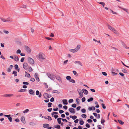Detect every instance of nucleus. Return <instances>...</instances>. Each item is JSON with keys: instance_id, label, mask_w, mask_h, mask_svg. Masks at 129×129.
<instances>
[{"instance_id": "5fc2aeb1", "label": "nucleus", "mask_w": 129, "mask_h": 129, "mask_svg": "<svg viewBox=\"0 0 129 129\" xmlns=\"http://www.w3.org/2000/svg\"><path fill=\"white\" fill-rule=\"evenodd\" d=\"M24 58H25L24 57H22L21 59V60H20L21 62H23Z\"/></svg>"}, {"instance_id": "473e14b6", "label": "nucleus", "mask_w": 129, "mask_h": 129, "mask_svg": "<svg viewBox=\"0 0 129 129\" xmlns=\"http://www.w3.org/2000/svg\"><path fill=\"white\" fill-rule=\"evenodd\" d=\"M66 79L70 81L71 79V77L70 76H67L66 77Z\"/></svg>"}, {"instance_id": "e2e57ef3", "label": "nucleus", "mask_w": 129, "mask_h": 129, "mask_svg": "<svg viewBox=\"0 0 129 129\" xmlns=\"http://www.w3.org/2000/svg\"><path fill=\"white\" fill-rule=\"evenodd\" d=\"M59 112L60 114H61L64 112V111L62 110H60L59 111Z\"/></svg>"}, {"instance_id": "412c9836", "label": "nucleus", "mask_w": 129, "mask_h": 129, "mask_svg": "<svg viewBox=\"0 0 129 129\" xmlns=\"http://www.w3.org/2000/svg\"><path fill=\"white\" fill-rule=\"evenodd\" d=\"M83 93L85 94H87L88 93V91L87 90L85 89H82Z\"/></svg>"}, {"instance_id": "e433bc0d", "label": "nucleus", "mask_w": 129, "mask_h": 129, "mask_svg": "<svg viewBox=\"0 0 129 129\" xmlns=\"http://www.w3.org/2000/svg\"><path fill=\"white\" fill-rule=\"evenodd\" d=\"M99 4L102 5L103 6V7H104L105 5V4L103 2H99L98 3Z\"/></svg>"}, {"instance_id": "f3484780", "label": "nucleus", "mask_w": 129, "mask_h": 129, "mask_svg": "<svg viewBox=\"0 0 129 129\" xmlns=\"http://www.w3.org/2000/svg\"><path fill=\"white\" fill-rule=\"evenodd\" d=\"M29 94H31L34 95L35 94L34 92L31 89H30L29 91Z\"/></svg>"}, {"instance_id": "774afa93", "label": "nucleus", "mask_w": 129, "mask_h": 129, "mask_svg": "<svg viewBox=\"0 0 129 129\" xmlns=\"http://www.w3.org/2000/svg\"><path fill=\"white\" fill-rule=\"evenodd\" d=\"M99 129H101V126L100 125H98L97 126Z\"/></svg>"}, {"instance_id": "37998d69", "label": "nucleus", "mask_w": 129, "mask_h": 129, "mask_svg": "<svg viewBox=\"0 0 129 129\" xmlns=\"http://www.w3.org/2000/svg\"><path fill=\"white\" fill-rule=\"evenodd\" d=\"M16 53L17 54H19L21 53V50L20 49H18L16 51Z\"/></svg>"}, {"instance_id": "f8f14e48", "label": "nucleus", "mask_w": 129, "mask_h": 129, "mask_svg": "<svg viewBox=\"0 0 129 129\" xmlns=\"http://www.w3.org/2000/svg\"><path fill=\"white\" fill-rule=\"evenodd\" d=\"M21 120L23 123L24 124L26 122L25 120V118L24 116H22L21 117Z\"/></svg>"}, {"instance_id": "0e129e2a", "label": "nucleus", "mask_w": 129, "mask_h": 129, "mask_svg": "<svg viewBox=\"0 0 129 129\" xmlns=\"http://www.w3.org/2000/svg\"><path fill=\"white\" fill-rule=\"evenodd\" d=\"M86 127L89 128L90 127V126L89 124L88 123H86Z\"/></svg>"}, {"instance_id": "20e7f679", "label": "nucleus", "mask_w": 129, "mask_h": 129, "mask_svg": "<svg viewBox=\"0 0 129 129\" xmlns=\"http://www.w3.org/2000/svg\"><path fill=\"white\" fill-rule=\"evenodd\" d=\"M28 62L31 64H34L35 61L34 60L31 58L28 57L27 58Z\"/></svg>"}, {"instance_id": "aec40b11", "label": "nucleus", "mask_w": 129, "mask_h": 129, "mask_svg": "<svg viewBox=\"0 0 129 129\" xmlns=\"http://www.w3.org/2000/svg\"><path fill=\"white\" fill-rule=\"evenodd\" d=\"M74 63L76 64H78L81 66H82V64L81 62L79 61H75Z\"/></svg>"}, {"instance_id": "49530a36", "label": "nucleus", "mask_w": 129, "mask_h": 129, "mask_svg": "<svg viewBox=\"0 0 129 129\" xmlns=\"http://www.w3.org/2000/svg\"><path fill=\"white\" fill-rule=\"evenodd\" d=\"M87 121L88 122V123H90L92 122V120L90 119H88L87 120Z\"/></svg>"}, {"instance_id": "9d476101", "label": "nucleus", "mask_w": 129, "mask_h": 129, "mask_svg": "<svg viewBox=\"0 0 129 129\" xmlns=\"http://www.w3.org/2000/svg\"><path fill=\"white\" fill-rule=\"evenodd\" d=\"M14 60L16 61H18L19 60V58L16 55H14Z\"/></svg>"}, {"instance_id": "bb28decb", "label": "nucleus", "mask_w": 129, "mask_h": 129, "mask_svg": "<svg viewBox=\"0 0 129 129\" xmlns=\"http://www.w3.org/2000/svg\"><path fill=\"white\" fill-rule=\"evenodd\" d=\"M12 74H14V76H17V72L15 71H13Z\"/></svg>"}, {"instance_id": "a19ab883", "label": "nucleus", "mask_w": 129, "mask_h": 129, "mask_svg": "<svg viewBox=\"0 0 129 129\" xmlns=\"http://www.w3.org/2000/svg\"><path fill=\"white\" fill-rule=\"evenodd\" d=\"M81 111L82 113H84L86 112V110L85 109H81Z\"/></svg>"}, {"instance_id": "7c9ffc66", "label": "nucleus", "mask_w": 129, "mask_h": 129, "mask_svg": "<svg viewBox=\"0 0 129 129\" xmlns=\"http://www.w3.org/2000/svg\"><path fill=\"white\" fill-rule=\"evenodd\" d=\"M48 77L51 79H52V77L51 74L49 73L47 74Z\"/></svg>"}, {"instance_id": "423d86ee", "label": "nucleus", "mask_w": 129, "mask_h": 129, "mask_svg": "<svg viewBox=\"0 0 129 129\" xmlns=\"http://www.w3.org/2000/svg\"><path fill=\"white\" fill-rule=\"evenodd\" d=\"M14 95L13 94H6L3 95L4 97H11L13 96Z\"/></svg>"}, {"instance_id": "f704fd0d", "label": "nucleus", "mask_w": 129, "mask_h": 129, "mask_svg": "<svg viewBox=\"0 0 129 129\" xmlns=\"http://www.w3.org/2000/svg\"><path fill=\"white\" fill-rule=\"evenodd\" d=\"M52 104V103H48V107H51V105Z\"/></svg>"}, {"instance_id": "a211bd4d", "label": "nucleus", "mask_w": 129, "mask_h": 129, "mask_svg": "<svg viewBox=\"0 0 129 129\" xmlns=\"http://www.w3.org/2000/svg\"><path fill=\"white\" fill-rule=\"evenodd\" d=\"M62 102L64 105H67L68 103L67 100L66 99H64L62 100Z\"/></svg>"}, {"instance_id": "4d7b16f0", "label": "nucleus", "mask_w": 129, "mask_h": 129, "mask_svg": "<svg viewBox=\"0 0 129 129\" xmlns=\"http://www.w3.org/2000/svg\"><path fill=\"white\" fill-rule=\"evenodd\" d=\"M15 69H17L18 68V66L17 64H16L15 66Z\"/></svg>"}, {"instance_id": "4c0bfd02", "label": "nucleus", "mask_w": 129, "mask_h": 129, "mask_svg": "<svg viewBox=\"0 0 129 129\" xmlns=\"http://www.w3.org/2000/svg\"><path fill=\"white\" fill-rule=\"evenodd\" d=\"M110 11L113 14H117V13L116 12L113 11L111 9H110Z\"/></svg>"}, {"instance_id": "c9c22d12", "label": "nucleus", "mask_w": 129, "mask_h": 129, "mask_svg": "<svg viewBox=\"0 0 129 129\" xmlns=\"http://www.w3.org/2000/svg\"><path fill=\"white\" fill-rule=\"evenodd\" d=\"M121 8L123 10L125 11L126 12H127V13H128V10L126 9H125L123 8Z\"/></svg>"}, {"instance_id": "58836bf2", "label": "nucleus", "mask_w": 129, "mask_h": 129, "mask_svg": "<svg viewBox=\"0 0 129 129\" xmlns=\"http://www.w3.org/2000/svg\"><path fill=\"white\" fill-rule=\"evenodd\" d=\"M102 107L103 109H105L106 108V107L104 104L102 103L101 104Z\"/></svg>"}, {"instance_id": "6e6d98bb", "label": "nucleus", "mask_w": 129, "mask_h": 129, "mask_svg": "<svg viewBox=\"0 0 129 129\" xmlns=\"http://www.w3.org/2000/svg\"><path fill=\"white\" fill-rule=\"evenodd\" d=\"M35 80V79L33 78H31L30 79V81L33 82H34Z\"/></svg>"}, {"instance_id": "a878e982", "label": "nucleus", "mask_w": 129, "mask_h": 129, "mask_svg": "<svg viewBox=\"0 0 129 129\" xmlns=\"http://www.w3.org/2000/svg\"><path fill=\"white\" fill-rule=\"evenodd\" d=\"M54 126L55 128H57L58 129H60V126L59 125H55Z\"/></svg>"}, {"instance_id": "603ef678", "label": "nucleus", "mask_w": 129, "mask_h": 129, "mask_svg": "<svg viewBox=\"0 0 129 129\" xmlns=\"http://www.w3.org/2000/svg\"><path fill=\"white\" fill-rule=\"evenodd\" d=\"M85 101V97H83L82 99V102H84Z\"/></svg>"}, {"instance_id": "f257e3e1", "label": "nucleus", "mask_w": 129, "mask_h": 129, "mask_svg": "<svg viewBox=\"0 0 129 129\" xmlns=\"http://www.w3.org/2000/svg\"><path fill=\"white\" fill-rule=\"evenodd\" d=\"M37 57L38 59L40 61H42L46 58L45 55L42 53H39Z\"/></svg>"}, {"instance_id": "c03bdc74", "label": "nucleus", "mask_w": 129, "mask_h": 129, "mask_svg": "<svg viewBox=\"0 0 129 129\" xmlns=\"http://www.w3.org/2000/svg\"><path fill=\"white\" fill-rule=\"evenodd\" d=\"M69 81L70 82H71L73 83H75V80L73 79H71Z\"/></svg>"}, {"instance_id": "ddd939ff", "label": "nucleus", "mask_w": 129, "mask_h": 129, "mask_svg": "<svg viewBox=\"0 0 129 129\" xmlns=\"http://www.w3.org/2000/svg\"><path fill=\"white\" fill-rule=\"evenodd\" d=\"M35 78L38 82H39L40 81V79L39 78L38 75L37 73H36L35 74Z\"/></svg>"}, {"instance_id": "4468645a", "label": "nucleus", "mask_w": 129, "mask_h": 129, "mask_svg": "<svg viewBox=\"0 0 129 129\" xmlns=\"http://www.w3.org/2000/svg\"><path fill=\"white\" fill-rule=\"evenodd\" d=\"M1 19L3 22L10 21V19H5L4 18H1Z\"/></svg>"}, {"instance_id": "2eb2a0df", "label": "nucleus", "mask_w": 129, "mask_h": 129, "mask_svg": "<svg viewBox=\"0 0 129 129\" xmlns=\"http://www.w3.org/2000/svg\"><path fill=\"white\" fill-rule=\"evenodd\" d=\"M95 108L94 106H92L91 107H89L88 108V109L89 111H91V110H95Z\"/></svg>"}, {"instance_id": "c756f323", "label": "nucleus", "mask_w": 129, "mask_h": 129, "mask_svg": "<svg viewBox=\"0 0 129 129\" xmlns=\"http://www.w3.org/2000/svg\"><path fill=\"white\" fill-rule=\"evenodd\" d=\"M93 100V98H90L89 99H88L87 101L88 102H89L90 101H92Z\"/></svg>"}, {"instance_id": "69168bd1", "label": "nucleus", "mask_w": 129, "mask_h": 129, "mask_svg": "<svg viewBox=\"0 0 129 129\" xmlns=\"http://www.w3.org/2000/svg\"><path fill=\"white\" fill-rule=\"evenodd\" d=\"M63 108L67 110L68 108V107L67 106H66V105L64 106H63Z\"/></svg>"}, {"instance_id": "3c124183", "label": "nucleus", "mask_w": 129, "mask_h": 129, "mask_svg": "<svg viewBox=\"0 0 129 129\" xmlns=\"http://www.w3.org/2000/svg\"><path fill=\"white\" fill-rule=\"evenodd\" d=\"M77 118V116H73L72 118V119L73 120H75Z\"/></svg>"}, {"instance_id": "864d4df0", "label": "nucleus", "mask_w": 129, "mask_h": 129, "mask_svg": "<svg viewBox=\"0 0 129 129\" xmlns=\"http://www.w3.org/2000/svg\"><path fill=\"white\" fill-rule=\"evenodd\" d=\"M29 83L27 82H23V84H26L28 85L29 84Z\"/></svg>"}, {"instance_id": "393cba45", "label": "nucleus", "mask_w": 129, "mask_h": 129, "mask_svg": "<svg viewBox=\"0 0 129 129\" xmlns=\"http://www.w3.org/2000/svg\"><path fill=\"white\" fill-rule=\"evenodd\" d=\"M52 93H57L59 94L60 92L57 90H54L53 91Z\"/></svg>"}, {"instance_id": "79ce46f5", "label": "nucleus", "mask_w": 129, "mask_h": 129, "mask_svg": "<svg viewBox=\"0 0 129 129\" xmlns=\"http://www.w3.org/2000/svg\"><path fill=\"white\" fill-rule=\"evenodd\" d=\"M74 101L72 99H70L69 100V103H71L72 102H73Z\"/></svg>"}, {"instance_id": "0eeeda50", "label": "nucleus", "mask_w": 129, "mask_h": 129, "mask_svg": "<svg viewBox=\"0 0 129 129\" xmlns=\"http://www.w3.org/2000/svg\"><path fill=\"white\" fill-rule=\"evenodd\" d=\"M4 116L8 118V119L10 122L12 121V118L10 117L11 116L10 115H4Z\"/></svg>"}, {"instance_id": "2f4dec72", "label": "nucleus", "mask_w": 129, "mask_h": 129, "mask_svg": "<svg viewBox=\"0 0 129 129\" xmlns=\"http://www.w3.org/2000/svg\"><path fill=\"white\" fill-rule=\"evenodd\" d=\"M29 110L28 109H27L25 110L24 111H23V112L24 113H27L28 112H29Z\"/></svg>"}, {"instance_id": "680f3d73", "label": "nucleus", "mask_w": 129, "mask_h": 129, "mask_svg": "<svg viewBox=\"0 0 129 129\" xmlns=\"http://www.w3.org/2000/svg\"><path fill=\"white\" fill-rule=\"evenodd\" d=\"M61 120L63 121H65L66 122H68L67 120L66 119H64L63 118H62Z\"/></svg>"}, {"instance_id": "1a4fd4ad", "label": "nucleus", "mask_w": 129, "mask_h": 129, "mask_svg": "<svg viewBox=\"0 0 129 129\" xmlns=\"http://www.w3.org/2000/svg\"><path fill=\"white\" fill-rule=\"evenodd\" d=\"M28 67V64L27 63L25 62L23 64V68L25 69L26 70L27 69Z\"/></svg>"}, {"instance_id": "dca6fc26", "label": "nucleus", "mask_w": 129, "mask_h": 129, "mask_svg": "<svg viewBox=\"0 0 129 129\" xmlns=\"http://www.w3.org/2000/svg\"><path fill=\"white\" fill-rule=\"evenodd\" d=\"M43 96L45 99H47L49 97L48 94L47 93H45L44 94Z\"/></svg>"}, {"instance_id": "bf43d9fd", "label": "nucleus", "mask_w": 129, "mask_h": 129, "mask_svg": "<svg viewBox=\"0 0 129 129\" xmlns=\"http://www.w3.org/2000/svg\"><path fill=\"white\" fill-rule=\"evenodd\" d=\"M102 74L105 76H106L107 75V73L105 72H102Z\"/></svg>"}, {"instance_id": "5701e85b", "label": "nucleus", "mask_w": 129, "mask_h": 129, "mask_svg": "<svg viewBox=\"0 0 129 129\" xmlns=\"http://www.w3.org/2000/svg\"><path fill=\"white\" fill-rule=\"evenodd\" d=\"M25 73L26 74L25 75V76L26 77H28V78H29L31 77L30 75L29 74H28V73H27L26 72H25Z\"/></svg>"}, {"instance_id": "09e8293b", "label": "nucleus", "mask_w": 129, "mask_h": 129, "mask_svg": "<svg viewBox=\"0 0 129 129\" xmlns=\"http://www.w3.org/2000/svg\"><path fill=\"white\" fill-rule=\"evenodd\" d=\"M76 101L78 104H79V103L80 100L79 99H76Z\"/></svg>"}, {"instance_id": "052dcab7", "label": "nucleus", "mask_w": 129, "mask_h": 129, "mask_svg": "<svg viewBox=\"0 0 129 129\" xmlns=\"http://www.w3.org/2000/svg\"><path fill=\"white\" fill-rule=\"evenodd\" d=\"M54 101V98L53 97L50 100V101L51 102H53Z\"/></svg>"}, {"instance_id": "9b49d317", "label": "nucleus", "mask_w": 129, "mask_h": 129, "mask_svg": "<svg viewBox=\"0 0 129 129\" xmlns=\"http://www.w3.org/2000/svg\"><path fill=\"white\" fill-rule=\"evenodd\" d=\"M36 95H38L39 98H40L42 96V94L38 90H37L36 91Z\"/></svg>"}, {"instance_id": "39448f33", "label": "nucleus", "mask_w": 129, "mask_h": 129, "mask_svg": "<svg viewBox=\"0 0 129 129\" xmlns=\"http://www.w3.org/2000/svg\"><path fill=\"white\" fill-rule=\"evenodd\" d=\"M25 49L28 53L29 54L31 52V49L28 47L26 46H25Z\"/></svg>"}, {"instance_id": "6e6552de", "label": "nucleus", "mask_w": 129, "mask_h": 129, "mask_svg": "<svg viewBox=\"0 0 129 129\" xmlns=\"http://www.w3.org/2000/svg\"><path fill=\"white\" fill-rule=\"evenodd\" d=\"M69 111L71 113H75V110L74 109L71 108L69 109Z\"/></svg>"}, {"instance_id": "ea45409f", "label": "nucleus", "mask_w": 129, "mask_h": 129, "mask_svg": "<svg viewBox=\"0 0 129 129\" xmlns=\"http://www.w3.org/2000/svg\"><path fill=\"white\" fill-rule=\"evenodd\" d=\"M81 116L82 117L84 118H86V114H82L81 115Z\"/></svg>"}, {"instance_id": "cd10ccee", "label": "nucleus", "mask_w": 129, "mask_h": 129, "mask_svg": "<svg viewBox=\"0 0 129 129\" xmlns=\"http://www.w3.org/2000/svg\"><path fill=\"white\" fill-rule=\"evenodd\" d=\"M105 122V120L103 118H102V119H101V123L102 124L104 125V123Z\"/></svg>"}, {"instance_id": "338daca9", "label": "nucleus", "mask_w": 129, "mask_h": 129, "mask_svg": "<svg viewBox=\"0 0 129 129\" xmlns=\"http://www.w3.org/2000/svg\"><path fill=\"white\" fill-rule=\"evenodd\" d=\"M47 117H48V119L49 120H52V118L51 117L49 116H48Z\"/></svg>"}, {"instance_id": "de8ad7c7", "label": "nucleus", "mask_w": 129, "mask_h": 129, "mask_svg": "<svg viewBox=\"0 0 129 129\" xmlns=\"http://www.w3.org/2000/svg\"><path fill=\"white\" fill-rule=\"evenodd\" d=\"M84 123V122L83 120H81L80 122V124L81 125H83Z\"/></svg>"}, {"instance_id": "13d9d810", "label": "nucleus", "mask_w": 129, "mask_h": 129, "mask_svg": "<svg viewBox=\"0 0 129 129\" xmlns=\"http://www.w3.org/2000/svg\"><path fill=\"white\" fill-rule=\"evenodd\" d=\"M28 71L29 72H31L33 71V69L31 67H29L28 68Z\"/></svg>"}, {"instance_id": "4be33fe9", "label": "nucleus", "mask_w": 129, "mask_h": 129, "mask_svg": "<svg viewBox=\"0 0 129 129\" xmlns=\"http://www.w3.org/2000/svg\"><path fill=\"white\" fill-rule=\"evenodd\" d=\"M61 119L62 118H58L57 119L58 122L59 124H61Z\"/></svg>"}, {"instance_id": "72a5a7b5", "label": "nucleus", "mask_w": 129, "mask_h": 129, "mask_svg": "<svg viewBox=\"0 0 129 129\" xmlns=\"http://www.w3.org/2000/svg\"><path fill=\"white\" fill-rule=\"evenodd\" d=\"M122 71L123 73H127V71L126 70H125L124 69H123L122 70Z\"/></svg>"}, {"instance_id": "7ed1b4c3", "label": "nucleus", "mask_w": 129, "mask_h": 129, "mask_svg": "<svg viewBox=\"0 0 129 129\" xmlns=\"http://www.w3.org/2000/svg\"><path fill=\"white\" fill-rule=\"evenodd\" d=\"M108 28L111 30L112 31H113L114 33H115L116 34H118V33L117 31L115 28L111 26L110 25H108Z\"/></svg>"}, {"instance_id": "a18cd8bd", "label": "nucleus", "mask_w": 129, "mask_h": 129, "mask_svg": "<svg viewBox=\"0 0 129 129\" xmlns=\"http://www.w3.org/2000/svg\"><path fill=\"white\" fill-rule=\"evenodd\" d=\"M45 38L47 40H53V39H52L49 37H46Z\"/></svg>"}, {"instance_id": "f03ea898", "label": "nucleus", "mask_w": 129, "mask_h": 129, "mask_svg": "<svg viewBox=\"0 0 129 129\" xmlns=\"http://www.w3.org/2000/svg\"><path fill=\"white\" fill-rule=\"evenodd\" d=\"M80 45H78L75 49H71L70 50V51L72 52L75 53L77 52L80 49Z\"/></svg>"}, {"instance_id": "8fccbe9b", "label": "nucleus", "mask_w": 129, "mask_h": 129, "mask_svg": "<svg viewBox=\"0 0 129 129\" xmlns=\"http://www.w3.org/2000/svg\"><path fill=\"white\" fill-rule=\"evenodd\" d=\"M76 106V104H74L72 105V107L73 108H75Z\"/></svg>"}, {"instance_id": "b1692460", "label": "nucleus", "mask_w": 129, "mask_h": 129, "mask_svg": "<svg viewBox=\"0 0 129 129\" xmlns=\"http://www.w3.org/2000/svg\"><path fill=\"white\" fill-rule=\"evenodd\" d=\"M79 94L80 96L79 97V98H81L83 96V94L82 92H80L79 93Z\"/></svg>"}, {"instance_id": "c85d7f7f", "label": "nucleus", "mask_w": 129, "mask_h": 129, "mask_svg": "<svg viewBox=\"0 0 129 129\" xmlns=\"http://www.w3.org/2000/svg\"><path fill=\"white\" fill-rule=\"evenodd\" d=\"M118 120L120 124L123 125L124 124V122L121 120Z\"/></svg>"}, {"instance_id": "6ab92c4d", "label": "nucleus", "mask_w": 129, "mask_h": 129, "mask_svg": "<svg viewBox=\"0 0 129 129\" xmlns=\"http://www.w3.org/2000/svg\"><path fill=\"white\" fill-rule=\"evenodd\" d=\"M49 126V125L48 124H43V127L44 128H47Z\"/></svg>"}]
</instances>
